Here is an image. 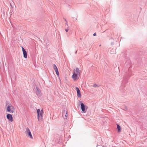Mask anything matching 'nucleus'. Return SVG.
I'll return each mask as SVG.
<instances>
[{
    "instance_id": "obj_1",
    "label": "nucleus",
    "mask_w": 147,
    "mask_h": 147,
    "mask_svg": "<svg viewBox=\"0 0 147 147\" xmlns=\"http://www.w3.org/2000/svg\"><path fill=\"white\" fill-rule=\"evenodd\" d=\"M37 113L38 120H42V115L43 113V110L42 109L40 111V109H38L37 110Z\"/></svg>"
},
{
    "instance_id": "obj_2",
    "label": "nucleus",
    "mask_w": 147,
    "mask_h": 147,
    "mask_svg": "<svg viewBox=\"0 0 147 147\" xmlns=\"http://www.w3.org/2000/svg\"><path fill=\"white\" fill-rule=\"evenodd\" d=\"M9 105L7 106V111L10 112V113H13L15 111V109L13 106L9 103H8Z\"/></svg>"
},
{
    "instance_id": "obj_3",
    "label": "nucleus",
    "mask_w": 147,
    "mask_h": 147,
    "mask_svg": "<svg viewBox=\"0 0 147 147\" xmlns=\"http://www.w3.org/2000/svg\"><path fill=\"white\" fill-rule=\"evenodd\" d=\"M26 135L27 136L30 138H32V136L31 134L30 131L28 127L26 128V131L25 132Z\"/></svg>"
},
{
    "instance_id": "obj_4",
    "label": "nucleus",
    "mask_w": 147,
    "mask_h": 147,
    "mask_svg": "<svg viewBox=\"0 0 147 147\" xmlns=\"http://www.w3.org/2000/svg\"><path fill=\"white\" fill-rule=\"evenodd\" d=\"M81 108L82 111L85 113L86 112L87 109H88V107L87 106H85L83 103H80Z\"/></svg>"
},
{
    "instance_id": "obj_5",
    "label": "nucleus",
    "mask_w": 147,
    "mask_h": 147,
    "mask_svg": "<svg viewBox=\"0 0 147 147\" xmlns=\"http://www.w3.org/2000/svg\"><path fill=\"white\" fill-rule=\"evenodd\" d=\"M72 77L74 80H78L79 78V74H77L76 73H75L74 72H73Z\"/></svg>"
},
{
    "instance_id": "obj_6",
    "label": "nucleus",
    "mask_w": 147,
    "mask_h": 147,
    "mask_svg": "<svg viewBox=\"0 0 147 147\" xmlns=\"http://www.w3.org/2000/svg\"><path fill=\"white\" fill-rule=\"evenodd\" d=\"M7 117L8 120L11 122H12L13 121V117L11 115L9 114H8L7 115Z\"/></svg>"
},
{
    "instance_id": "obj_7",
    "label": "nucleus",
    "mask_w": 147,
    "mask_h": 147,
    "mask_svg": "<svg viewBox=\"0 0 147 147\" xmlns=\"http://www.w3.org/2000/svg\"><path fill=\"white\" fill-rule=\"evenodd\" d=\"M22 49L23 52L24 57L25 58H27V54L26 51L22 47Z\"/></svg>"
},
{
    "instance_id": "obj_8",
    "label": "nucleus",
    "mask_w": 147,
    "mask_h": 147,
    "mask_svg": "<svg viewBox=\"0 0 147 147\" xmlns=\"http://www.w3.org/2000/svg\"><path fill=\"white\" fill-rule=\"evenodd\" d=\"M76 90L77 91V96L79 98H80L81 96L80 91L79 88L78 87H76Z\"/></svg>"
},
{
    "instance_id": "obj_9",
    "label": "nucleus",
    "mask_w": 147,
    "mask_h": 147,
    "mask_svg": "<svg viewBox=\"0 0 147 147\" xmlns=\"http://www.w3.org/2000/svg\"><path fill=\"white\" fill-rule=\"evenodd\" d=\"M110 53L111 54H114L116 53V49L115 48H110L109 49Z\"/></svg>"
},
{
    "instance_id": "obj_10",
    "label": "nucleus",
    "mask_w": 147,
    "mask_h": 147,
    "mask_svg": "<svg viewBox=\"0 0 147 147\" xmlns=\"http://www.w3.org/2000/svg\"><path fill=\"white\" fill-rule=\"evenodd\" d=\"M73 72H74L75 73H76L77 74H79V76H80V71L78 68L77 67L75 69H74Z\"/></svg>"
},
{
    "instance_id": "obj_11",
    "label": "nucleus",
    "mask_w": 147,
    "mask_h": 147,
    "mask_svg": "<svg viewBox=\"0 0 147 147\" xmlns=\"http://www.w3.org/2000/svg\"><path fill=\"white\" fill-rule=\"evenodd\" d=\"M36 93L37 94L40 96L41 94V92L40 90L37 87H36Z\"/></svg>"
},
{
    "instance_id": "obj_12",
    "label": "nucleus",
    "mask_w": 147,
    "mask_h": 147,
    "mask_svg": "<svg viewBox=\"0 0 147 147\" xmlns=\"http://www.w3.org/2000/svg\"><path fill=\"white\" fill-rule=\"evenodd\" d=\"M117 129L118 132H120L121 131V129L120 126L118 124H117Z\"/></svg>"
},
{
    "instance_id": "obj_13",
    "label": "nucleus",
    "mask_w": 147,
    "mask_h": 147,
    "mask_svg": "<svg viewBox=\"0 0 147 147\" xmlns=\"http://www.w3.org/2000/svg\"><path fill=\"white\" fill-rule=\"evenodd\" d=\"M56 72V74L57 75V76H59V71H58V70H57L55 71Z\"/></svg>"
},
{
    "instance_id": "obj_14",
    "label": "nucleus",
    "mask_w": 147,
    "mask_h": 147,
    "mask_svg": "<svg viewBox=\"0 0 147 147\" xmlns=\"http://www.w3.org/2000/svg\"><path fill=\"white\" fill-rule=\"evenodd\" d=\"M53 67L54 69H55V68H57L56 66L54 64H53Z\"/></svg>"
},
{
    "instance_id": "obj_15",
    "label": "nucleus",
    "mask_w": 147,
    "mask_h": 147,
    "mask_svg": "<svg viewBox=\"0 0 147 147\" xmlns=\"http://www.w3.org/2000/svg\"><path fill=\"white\" fill-rule=\"evenodd\" d=\"M63 113H66V115L67 114V111H66L65 110H63Z\"/></svg>"
},
{
    "instance_id": "obj_16",
    "label": "nucleus",
    "mask_w": 147,
    "mask_h": 147,
    "mask_svg": "<svg viewBox=\"0 0 147 147\" xmlns=\"http://www.w3.org/2000/svg\"><path fill=\"white\" fill-rule=\"evenodd\" d=\"M65 26L66 27H67L68 26V25L67 24V22H66V23H65Z\"/></svg>"
},
{
    "instance_id": "obj_17",
    "label": "nucleus",
    "mask_w": 147,
    "mask_h": 147,
    "mask_svg": "<svg viewBox=\"0 0 147 147\" xmlns=\"http://www.w3.org/2000/svg\"><path fill=\"white\" fill-rule=\"evenodd\" d=\"M69 29H68V27H67V28H65V30L66 32H67L68 31Z\"/></svg>"
},
{
    "instance_id": "obj_18",
    "label": "nucleus",
    "mask_w": 147,
    "mask_h": 147,
    "mask_svg": "<svg viewBox=\"0 0 147 147\" xmlns=\"http://www.w3.org/2000/svg\"><path fill=\"white\" fill-rule=\"evenodd\" d=\"M93 86L94 87H97V86H97V85L96 84H94L93 85Z\"/></svg>"
},
{
    "instance_id": "obj_19",
    "label": "nucleus",
    "mask_w": 147,
    "mask_h": 147,
    "mask_svg": "<svg viewBox=\"0 0 147 147\" xmlns=\"http://www.w3.org/2000/svg\"><path fill=\"white\" fill-rule=\"evenodd\" d=\"M54 70L55 71H56L57 70H58V69H57V68H55V69H54Z\"/></svg>"
},
{
    "instance_id": "obj_20",
    "label": "nucleus",
    "mask_w": 147,
    "mask_h": 147,
    "mask_svg": "<svg viewBox=\"0 0 147 147\" xmlns=\"http://www.w3.org/2000/svg\"><path fill=\"white\" fill-rule=\"evenodd\" d=\"M63 19L65 20V21L66 22H67L65 18H63Z\"/></svg>"
},
{
    "instance_id": "obj_21",
    "label": "nucleus",
    "mask_w": 147,
    "mask_h": 147,
    "mask_svg": "<svg viewBox=\"0 0 147 147\" xmlns=\"http://www.w3.org/2000/svg\"><path fill=\"white\" fill-rule=\"evenodd\" d=\"M93 36H96V33H94V34H93Z\"/></svg>"
},
{
    "instance_id": "obj_22",
    "label": "nucleus",
    "mask_w": 147,
    "mask_h": 147,
    "mask_svg": "<svg viewBox=\"0 0 147 147\" xmlns=\"http://www.w3.org/2000/svg\"><path fill=\"white\" fill-rule=\"evenodd\" d=\"M126 78V76H124V77L123 80L125 79Z\"/></svg>"
},
{
    "instance_id": "obj_23",
    "label": "nucleus",
    "mask_w": 147,
    "mask_h": 147,
    "mask_svg": "<svg viewBox=\"0 0 147 147\" xmlns=\"http://www.w3.org/2000/svg\"><path fill=\"white\" fill-rule=\"evenodd\" d=\"M10 5H11V7L12 8V7H13L12 6V5H11V4H10Z\"/></svg>"
},
{
    "instance_id": "obj_24",
    "label": "nucleus",
    "mask_w": 147,
    "mask_h": 147,
    "mask_svg": "<svg viewBox=\"0 0 147 147\" xmlns=\"http://www.w3.org/2000/svg\"><path fill=\"white\" fill-rule=\"evenodd\" d=\"M7 104H7V103H6V105H7Z\"/></svg>"
},
{
    "instance_id": "obj_25",
    "label": "nucleus",
    "mask_w": 147,
    "mask_h": 147,
    "mask_svg": "<svg viewBox=\"0 0 147 147\" xmlns=\"http://www.w3.org/2000/svg\"><path fill=\"white\" fill-rule=\"evenodd\" d=\"M77 52V51H76L75 52V53H76H76Z\"/></svg>"
},
{
    "instance_id": "obj_26",
    "label": "nucleus",
    "mask_w": 147,
    "mask_h": 147,
    "mask_svg": "<svg viewBox=\"0 0 147 147\" xmlns=\"http://www.w3.org/2000/svg\"><path fill=\"white\" fill-rule=\"evenodd\" d=\"M65 117H67V115H65Z\"/></svg>"
},
{
    "instance_id": "obj_27",
    "label": "nucleus",
    "mask_w": 147,
    "mask_h": 147,
    "mask_svg": "<svg viewBox=\"0 0 147 147\" xmlns=\"http://www.w3.org/2000/svg\"><path fill=\"white\" fill-rule=\"evenodd\" d=\"M101 46V45H100L99 46Z\"/></svg>"
}]
</instances>
